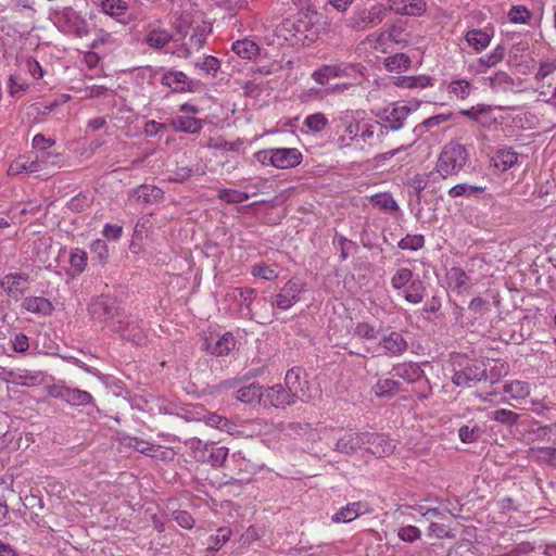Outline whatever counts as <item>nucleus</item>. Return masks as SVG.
Listing matches in <instances>:
<instances>
[{
	"mask_svg": "<svg viewBox=\"0 0 556 556\" xmlns=\"http://www.w3.org/2000/svg\"><path fill=\"white\" fill-rule=\"evenodd\" d=\"M372 391L378 397H391L402 391L401 383L396 378H380L372 388Z\"/></svg>",
	"mask_w": 556,
	"mask_h": 556,
	"instance_id": "obj_33",
	"label": "nucleus"
},
{
	"mask_svg": "<svg viewBox=\"0 0 556 556\" xmlns=\"http://www.w3.org/2000/svg\"><path fill=\"white\" fill-rule=\"evenodd\" d=\"M485 376V369L478 365H467L460 370L455 371L452 381L457 387H471Z\"/></svg>",
	"mask_w": 556,
	"mask_h": 556,
	"instance_id": "obj_21",
	"label": "nucleus"
},
{
	"mask_svg": "<svg viewBox=\"0 0 556 556\" xmlns=\"http://www.w3.org/2000/svg\"><path fill=\"white\" fill-rule=\"evenodd\" d=\"M368 445L366 451L377 457H384L393 453L395 445L386 434L367 432Z\"/></svg>",
	"mask_w": 556,
	"mask_h": 556,
	"instance_id": "obj_22",
	"label": "nucleus"
},
{
	"mask_svg": "<svg viewBox=\"0 0 556 556\" xmlns=\"http://www.w3.org/2000/svg\"><path fill=\"white\" fill-rule=\"evenodd\" d=\"M174 451L169 447L141 441V459L168 462L174 458Z\"/></svg>",
	"mask_w": 556,
	"mask_h": 556,
	"instance_id": "obj_27",
	"label": "nucleus"
},
{
	"mask_svg": "<svg viewBox=\"0 0 556 556\" xmlns=\"http://www.w3.org/2000/svg\"><path fill=\"white\" fill-rule=\"evenodd\" d=\"M379 346L389 356H401L407 351L408 343L401 332L387 327L381 328Z\"/></svg>",
	"mask_w": 556,
	"mask_h": 556,
	"instance_id": "obj_12",
	"label": "nucleus"
},
{
	"mask_svg": "<svg viewBox=\"0 0 556 556\" xmlns=\"http://www.w3.org/2000/svg\"><path fill=\"white\" fill-rule=\"evenodd\" d=\"M232 51L242 59H252L258 53L257 45L249 39L237 40L232 43Z\"/></svg>",
	"mask_w": 556,
	"mask_h": 556,
	"instance_id": "obj_45",
	"label": "nucleus"
},
{
	"mask_svg": "<svg viewBox=\"0 0 556 556\" xmlns=\"http://www.w3.org/2000/svg\"><path fill=\"white\" fill-rule=\"evenodd\" d=\"M328 124L329 121L326 114L321 112L309 114L303 121V126L306 127L307 130L312 134L321 132Z\"/></svg>",
	"mask_w": 556,
	"mask_h": 556,
	"instance_id": "obj_43",
	"label": "nucleus"
},
{
	"mask_svg": "<svg viewBox=\"0 0 556 556\" xmlns=\"http://www.w3.org/2000/svg\"><path fill=\"white\" fill-rule=\"evenodd\" d=\"M493 30L472 28L465 34V40L477 53L485 50L493 38Z\"/></svg>",
	"mask_w": 556,
	"mask_h": 556,
	"instance_id": "obj_24",
	"label": "nucleus"
},
{
	"mask_svg": "<svg viewBox=\"0 0 556 556\" xmlns=\"http://www.w3.org/2000/svg\"><path fill=\"white\" fill-rule=\"evenodd\" d=\"M490 418L500 424L511 426L518 421L519 415L513 410L500 408V409L492 412L490 415Z\"/></svg>",
	"mask_w": 556,
	"mask_h": 556,
	"instance_id": "obj_61",
	"label": "nucleus"
},
{
	"mask_svg": "<svg viewBox=\"0 0 556 556\" xmlns=\"http://www.w3.org/2000/svg\"><path fill=\"white\" fill-rule=\"evenodd\" d=\"M236 292L239 294L240 314L242 317L248 319H254V313L252 311V304L256 299V291L253 288L244 287L237 288Z\"/></svg>",
	"mask_w": 556,
	"mask_h": 556,
	"instance_id": "obj_32",
	"label": "nucleus"
},
{
	"mask_svg": "<svg viewBox=\"0 0 556 556\" xmlns=\"http://www.w3.org/2000/svg\"><path fill=\"white\" fill-rule=\"evenodd\" d=\"M29 282L30 277L28 274L14 273L3 276L0 287L9 298L17 299L27 291Z\"/></svg>",
	"mask_w": 556,
	"mask_h": 556,
	"instance_id": "obj_16",
	"label": "nucleus"
},
{
	"mask_svg": "<svg viewBox=\"0 0 556 556\" xmlns=\"http://www.w3.org/2000/svg\"><path fill=\"white\" fill-rule=\"evenodd\" d=\"M141 410L147 412L151 416L167 414L168 403L161 396L150 395L149 397H144L143 403H141Z\"/></svg>",
	"mask_w": 556,
	"mask_h": 556,
	"instance_id": "obj_39",
	"label": "nucleus"
},
{
	"mask_svg": "<svg viewBox=\"0 0 556 556\" xmlns=\"http://www.w3.org/2000/svg\"><path fill=\"white\" fill-rule=\"evenodd\" d=\"M446 279L450 288L457 292H460L469 280L467 274L459 267H452L446 274Z\"/></svg>",
	"mask_w": 556,
	"mask_h": 556,
	"instance_id": "obj_48",
	"label": "nucleus"
},
{
	"mask_svg": "<svg viewBox=\"0 0 556 556\" xmlns=\"http://www.w3.org/2000/svg\"><path fill=\"white\" fill-rule=\"evenodd\" d=\"M305 291V283L299 277L289 279L271 301V307L279 311H288L301 299Z\"/></svg>",
	"mask_w": 556,
	"mask_h": 556,
	"instance_id": "obj_8",
	"label": "nucleus"
},
{
	"mask_svg": "<svg viewBox=\"0 0 556 556\" xmlns=\"http://www.w3.org/2000/svg\"><path fill=\"white\" fill-rule=\"evenodd\" d=\"M70 264L77 274H81L87 266V253L78 248L73 249L70 253Z\"/></svg>",
	"mask_w": 556,
	"mask_h": 556,
	"instance_id": "obj_59",
	"label": "nucleus"
},
{
	"mask_svg": "<svg viewBox=\"0 0 556 556\" xmlns=\"http://www.w3.org/2000/svg\"><path fill=\"white\" fill-rule=\"evenodd\" d=\"M419 108V102L413 105H396L392 109H384L377 116L383 122L380 123V135L383 137L389 131H397L404 127L407 117Z\"/></svg>",
	"mask_w": 556,
	"mask_h": 556,
	"instance_id": "obj_7",
	"label": "nucleus"
},
{
	"mask_svg": "<svg viewBox=\"0 0 556 556\" xmlns=\"http://www.w3.org/2000/svg\"><path fill=\"white\" fill-rule=\"evenodd\" d=\"M251 273L254 277H258L265 280H274L278 277L277 271L270 268L264 262L254 264Z\"/></svg>",
	"mask_w": 556,
	"mask_h": 556,
	"instance_id": "obj_64",
	"label": "nucleus"
},
{
	"mask_svg": "<svg viewBox=\"0 0 556 556\" xmlns=\"http://www.w3.org/2000/svg\"><path fill=\"white\" fill-rule=\"evenodd\" d=\"M485 187L473 186L466 182L457 184L448 189L447 194L450 198H479L484 191Z\"/></svg>",
	"mask_w": 556,
	"mask_h": 556,
	"instance_id": "obj_36",
	"label": "nucleus"
},
{
	"mask_svg": "<svg viewBox=\"0 0 556 556\" xmlns=\"http://www.w3.org/2000/svg\"><path fill=\"white\" fill-rule=\"evenodd\" d=\"M494 110L492 105L480 103V108L478 111L477 123L482 127H491L497 123V117L494 115Z\"/></svg>",
	"mask_w": 556,
	"mask_h": 556,
	"instance_id": "obj_55",
	"label": "nucleus"
},
{
	"mask_svg": "<svg viewBox=\"0 0 556 556\" xmlns=\"http://www.w3.org/2000/svg\"><path fill=\"white\" fill-rule=\"evenodd\" d=\"M266 399L276 408H285L293 405L298 401L282 384L268 388Z\"/></svg>",
	"mask_w": 556,
	"mask_h": 556,
	"instance_id": "obj_26",
	"label": "nucleus"
},
{
	"mask_svg": "<svg viewBox=\"0 0 556 556\" xmlns=\"http://www.w3.org/2000/svg\"><path fill=\"white\" fill-rule=\"evenodd\" d=\"M263 396V388L257 382H252L237 390V400L245 404L258 403Z\"/></svg>",
	"mask_w": 556,
	"mask_h": 556,
	"instance_id": "obj_37",
	"label": "nucleus"
},
{
	"mask_svg": "<svg viewBox=\"0 0 556 556\" xmlns=\"http://www.w3.org/2000/svg\"><path fill=\"white\" fill-rule=\"evenodd\" d=\"M390 285L393 291L410 304H419L427 295V287L418 274L410 268H396L391 276Z\"/></svg>",
	"mask_w": 556,
	"mask_h": 556,
	"instance_id": "obj_2",
	"label": "nucleus"
},
{
	"mask_svg": "<svg viewBox=\"0 0 556 556\" xmlns=\"http://www.w3.org/2000/svg\"><path fill=\"white\" fill-rule=\"evenodd\" d=\"M254 159L263 166L288 169L300 165L303 154L296 148H271L255 152Z\"/></svg>",
	"mask_w": 556,
	"mask_h": 556,
	"instance_id": "obj_4",
	"label": "nucleus"
},
{
	"mask_svg": "<svg viewBox=\"0 0 556 556\" xmlns=\"http://www.w3.org/2000/svg\"><path fill=\"white\" fill-rule=\"evenodd\" d=\"M472 90V85L466 79L452 80L447 86V91L452 97L458 100L467 99Z\"/></svg>",
	"mask_w": 556,
	"mask_h": 556,
	"instance_id": "obj_47",
	"label": "nucleus"
},
{
	"mask_svg": "<svg viewBox=\"0 0 556 556\" xmlns=\"http://www.w3.org/2000/svg\"><path fill=\"white\" fill-rule=\"evenodd\" d=\"M518 162V153L511 148L505 147L496 151L492 157V164L501 172H506Z\"/></svg>",
	"mask_w": 556,
	"mask_h": 556,
	"instance_id": "obj_30",
	"label": "nucleus"
},
{
	"mask_svg": "<svg viewBox=\"0 0 556 556\" xmlns=\"http://www.w3.org/2000/svg\"><path fill=\"white\" fill-rule=\"evenodd\" d=\"M393 378L402 379L407 383H417V395L426 400L431 394V386L424 370L417 363L404 362L392 367L389 372Z\"/></svg>",
	"mask_w": 556,
	"mask_h": 556,
	"instance_id": "obj_5",
	"label": "nucleus"
},
{
	"mask_svg": "<svg viewBox=\"0 0 556 556\" xmlns=\"http://www.w3.org/2000/svg\"><path fill=\"white\" fill-rule=\"evenodd\" d=\"M377 128L380 130V123L377 121L361 124V130L358 131L357 149H364L365 144H371ZM378 137H382L380 135V131L378 132Z\"/></svg>",
	"mask_w": 556,
	"mask_h": 556,
	"instance_id": "obj_41",
	"label": "nucleus"
},
{
	"mask_svg": "<svg viewBox=\"0 0 556 556\" xmlns=\"http://www.w3.org/2000/svg\"><path fill=\"white\" fill-rule=\"evenodd\" d=\"M388 13V9L382 3H376L369 9H363L348 20V26L354 30H364L372 28L382 23Z\"/></svg>",
	"mask_w": 556,
	"mask_h": 556,
	"instance_id": "obj_9",
	"label": "nucleus"
},
{
	"mask_svg": "<svg viewBox=\"0 0 556 556\" xmlns=\"http://www.w3.org/2000/svg\"><path fill=\"white\" fill-rule=\"evenodd\" d=\"M304 370L301 367H293L289 369L285 377V388L302 402L309 400L306 393L305 386L307 381L303 379Z\"/></svg>",
	"mask_w": 556,
	"mask_h": 556,
	"instance_id": "obj_18",
	"label": "nucleus"
},
{
	"mask_svg": "<svg viewBox=\"0 0 556 556\" xmlns=\"http://www.w3.org/2000/svg\"><path fill=\"white\" fill-rule=\"evenodd\" d=\"M506 53V48L503 45H497L491 52L480 56L473 65L477 74H485L489 68L495 67L500 64Z\"/></svg>",
	"mask_w": 556,
	"mask_h": 556,
	"instance_id": "obj_23",
	"label": "nucleus"
},
{
	"mask_svg": "<svg viewBox=\"0 0 556 556\" xmlns=\"http://www.w3.org/2000/svg\"><path fill=\"white\" fill-rule=\"evenodd\" d=\"M528 455L538 464L556 468V447L554 446H532L529 448Z\"/></svg>",
	"mask_w": 556,
	"mask_h": 556,
	"instance_id": "obj_31",
	"label": "nucleus"
},
{
	"mask_svg": "<svg viewBox=\"0 0 556 556\" xmlns=\"http://www.w3.org/2000/svg\"><path fill=\"white\" fill-rule=\"evenodd\" d=\"M143 508V515L141 516V522L144 523L142 529H147L150 526L156 530L157 533H162L165 530L164 526V516L161 514L160 507L154 502L144 501L141 504V509Z\"/></svg>",
	"mask_w": 556,
	"mask_h": 556,
	"instance_id": "obj_19",
	"label": "nucleus"
},
{
	"mask_svg": "<svg viewBox=\"0 0 556 556\" xmlns=\"http://www.w3.org/2000/svg\"><path fill=\"white\" fill-rule=\"evenodd\" d=\"M507 18L513 24L527 25L532 18V12L522 4L511 5L507 13Z\"/></svg>",
	"mask_w": 556,
	"mask_h": 556,
	"instance_id": "obj_46",
	"label": "nucleus"
},
{
	"mask_svg": "<svg viewBox=\"0 0 556 556\" xmlns=\"http://www.w3.org/2000/svg\"><path fill=\"white\" fill-rule=\"evenodd\" d=\"M88 311L93 319L106 321L115 316L116 305L111 299L99 296L89 304Z\"/></svg>",
	"mask_w": 556,
	"mask_h": 556,
	"instance_id": "obj_20",
	"label": "nucleus"
},
{
	"mask_svg": "<svg viewBox=\"0 0 556 556\" xmlns=\"http://www.w3.org/2000/svg\"><path fill=\"white\" fill-rule=\"evenodd\" d=\"M366 513L365 505L361 502H353L344 507H341L333 516L331 520L333 522L348 523L355 520L357 517Z\"/></svg>",
	"mask_w": 556,
	"mask_h": 556,
	"instance_id": "obj_29",
	"label": "nucleus"
},
{
	"mask_svg": "<svg viewBox=\"0 0 556 556\" xmlns=\"http://www.w3.org/2000/svg\"><path fill=\"white\" fill-rule=\"evenodd\" d=\"M381 329H377L369 323H357L354 328V334L363 340H375L380 337Z\"/></svg>",
	"mask_w": 556,
	"mask_h": 556,
	"instance_id": "obj_54",
	"label": "nucleus"
},
{
	"mask_svg": "<svg viewBox=\"0 0 556 556\" xmlns=\"http://www.w3.org/2000/svg\"><path fill=\"white\" fill-rule=\"evenodd\" d=\"M482 433L481 428L478 425H464L458 429V437L463 443L476 442Z\"/></svg>",
	"mask_w": 556,
	"mask_h": 556,
	"instance_id": "obj_57",
	"label": "nucleus"
},
{
	"mask_svg": "<svg viewBox=\"0 0 556 556\" xmlns=\"http://www.w3.org/2000/svg\"><path fill=\"white\" fill-rule=\"evenodd\" d=\"M230 471L241 475H251L254 470L253 464L248 460L241 451L233 452L230 457Z\"/></svg>",
	"mask_w": 556,
	"mask_h": 556,
	"instance_id": "obj_40",
	"label": "nucleus"
},
{
	"mask_svg": "<svg viewBox=\"0 0 556 556\" xmlns=\"http://www.w3.org/2000/svg\"><path fill=\"white\" fill-rule=\"evenodd\" d=\"M489 81L490 88L496 92L511 90L515 85L514 79L503 71L496 72L489 78Z\"/></svg>",
	"mask_w": 556,
	"mask_h": 556,
	"instance_id": "obj_44",
	"label": "nucleus"
},
{
	"mask_svg": "<svg viewBox=\"0 0 556 556\" xmlns=\"http://www.w3.org/2000/svg\"><path fill=\"white\" fill-rule=\"evenodd\" d=\"M358 64H325L312 73L313 80L326 85L332 78L349 77L351 72H359Z\"/></svg>",
	"mask_w": 556,
	"mask_h": 556,
	"instance_id": "obj_11",
	"label": "nucleus"
},
{
	"mask_svg": "<svg viewBox=\"0 0 556 556\" xmlns=\"http://www.w3.org/2000/svg\"><path fill=\"white\" fill-rule=\"evenodd\" d=\"M410 59L405 53H395L384 60V67L389 72H404L410 66Z\"/></svg>",
	"mask_w": 556,
	"mask_h": 556,
	"instance_id": "obj_42",
	"label": "nucleus"
},
{
	"mask_svg": "<svg viewBox=\"0 0 556 556\" xmlns=\"http://www.w3.org/2000/svg\"><path fill=\"white\" fill-rule=\"evenodd\" d=\"M203 127V122L195 117L180 116L177 119V128L187 134H197Z\"/></svg>",
	"mask_w": 556,
	"mask_h": 556,
	"instance_id": "obj_56",
	"label": "nucleus"
},
{
	"mask_svg": "<svg viewBox=\"0 0 556 556\" xmlns=\"http://www.w3.org/2000/svg\"><path fill=\"white\" fill-rule=\"evenodd\" d=\"M101 7L103 12L111 16L123 15L127 10L126 2L123 0H102Z\"/></svg>",
	"mask_w": 556,
	"mask_h": 556,
	"instance_id": "obj_60",
	"label": "nucleus"
},
{
	"mask_svg": "<svg viewBox=\"0 0 556 556\" xmlns=\"http://www.w3.org/2000/svg\"><path fill=\"white\" fill-rule=\"evenodd\" d=\"M503 393L511 400H525L531 393V387L527 381L511 380L503 386Z\"/></svg>",
	"mask_w": 556,
	"mask_h": 556,
	"instance_id": "obj_34",
	"label": "nucleus"
},
{
	"mask_svg": "<svg viewBox=\"0 0 556 556\" xmlns=\"http://www.w3.org/2000/svg\"><path fill=\"white\" fill-rule=\"evenodd\" d=\"M22 307L33 314L49 316L54 307L50 300L43 296H27L22 302Z\"/></svg>",
	"mask_w": 556,
	"mask_h": 556,
	"instance_id": "obj_28",
	"label": "nucleus"
},
{
	"mask_svg": "<svg viewBox=\"0 0 556 556\" xmlns=\"http://www.w3.org/2000/svg\"><path fill=\"white\" fill-rule=\"evenodd\" d=\"M193 25V13L190 10H184L175 21V27L178 33L186 36L188 29Z\"/></svg>",
	"mask_w": 556,
	"mask_h": 556,
	"instance_id": "obj_63",
	"label": "nucleus"
},
{
	"mask_svg": "<svg viewBox=\"0 0 556 556\" xmlns=\"http://www.w3.org/2000/svg\"><path fill=\"white\" fill-rule=\"evenodd\" d=\"M318 37L317 13L300 11L276 26L268 43L279 47H305L314 43Z\"/></svg>",
	"mask_w": 556,
	"mask_h": 556,
	"instance_id": "obj_1",
	"label": "nucleus"
},
{
	"mask_svg": "<svg viewBox=\"0 0 556 556\" xmlns=\"http://www.w3.org/2000/svg\"><path fill=\"white\" fill-rule=\"evenodd\" d=\"M249 198L250 194L248 192L236 189L224 188L220 189L218 192V199L220 201L231 204L243 203L248 201Z\"/></svg>",
	"mask_w": 556,
	"mask_h": 556,
	"instance_id": "obj_53",
	"label": "nucleus"
},
{
	"mask_svg": "<svg viewBox=\"0 0 556 556\" xmlns=\"http://www.w3.org/2000/svg\"><path fill=\"white\" fill-rule=\"evenodd\" d=\"M469 162V152L458 141L446 143L438 155L435 172L443 178L456 177Z\"/></svg>",
	"mask_w": 556,
	"mask_h": 556,
	"instance_id": "obj_3",
	"label": "nucleus"
},
{
	"mask_svg": "<svg viewBox=\"0 0 556 556\" xmlns=\"http://www.w3.org/2000/svg\"><path fill=\"white\" fill-rule=\"evenodd\" d=\"M160 84L168 87L174 92H191L197 88L198 83L189 78L180 71H164L160 76Z\"/></svg>",
	"mask_w": 556,
	"mask_h": 556,
	"instance_id": "obj_14",
	"label": "nucleus"
},
{
	"mask_svg": "<svg viewBox=\"0 0 556 556\" xmlns=\"http://www.w3.org/2000/svg\"><path fill=\"white\" fill-rule=\"evenodd\" d=\"M339 121L342 123L343 130L340 131V126H337V146L340 149H357L358 146V131L361 130V123L356 119L344 122L343 117Z\"/></svg>",
	"mask_w": 556,
	"mask_h": 556,
	"instance_id": "obj_17",
	"label": "nucleus"
},
{
	"mask_svg": "<svg viewBox=\"0 0 556 556\" xmlns=\"http://www.w3.org/2000/svg\"><path fill=\"white\" fill-rule=\"evenodd\" d=\"M232 531L230 528L222 527L215 534L208 538L207 548L217 552L224 546L230 539Z\"/></svg>",
	"mask_w": 556,
	"mask_h": 556,
	"instance_id": "obj_51",
	"label": "nucleus"
},
{
	"mask_svg": "<svg viewBox=\"0 0 556 556\" xmlns=\"http://www.w3.org/2000/svg\"><path fill=\"white\" fill-rule=\"evenodd\" d=\"M195 66L207 75L215 76L220 68V61L213 55H206L201 62H197Z\"/></svg>",
	"mask_w": 556,
	"mask_h": 556,
	"instance_id": "obj_62",
	"label": "nucleus"
},
{
	"mask_svg": "<svg viewBox=\"0 0 556 556\" xmlns=\"http://www.w3.org/2000/svg\"><path fill=\"white\" fill-rule=\"evenodd\" d=\"M212 33V24L205 21L195 23L192 28V34L187 43L181 47L176 54L180 58H189L192 52H198L202 49Z\"/></svg>",
	"mask_w": 556,
	"mask_h": 556,
	"instance_id": "obj_10",
	"label": "nucleus"
},
{
	"mask_svg": "<svg viewBox=\"0 0 556 556\" xmlns=\"http://www.w3.org/2000/svg\"><path fill=\"white\" fill-rule=\"evenodd\" d=\"M172 39V35L165 29H152L146 37L147 43L151 48L161 49L165 47Z\"/></svg>",
	"mask_w": 556,
	"mask_h": 556,
	"instance_id": "obj_50",
	"label": "nucleus"
},
{
	"mask_svg": "<svg viewBox=\"0 0 556 556\" xmlns=\"http://www.w3.org/2000/svg\"><path fill=\"white\" fill-rule=\"evenodd\" d=\"M393 85L400 88H427L432 86V79L426 75L393 77Z\"/></svg>",
	"mask_w": 556,
	"mask_h": 556,
	"instance_id": "obj_35",
	"label": "nucleus"
},
{
	"mask_svg": "<svg viewBox=\"0 0 556 556\" xmlns=\"http://www.w3.org/2000/svg\"><path fill=\"white\" fill-rule=\"evenodd\" d=\"M369 202L372 206L386 213H394L399 211V204L389 192H380L370 197Z\"/></svg>",
	"mask_w": 556,
	"mask_h": 556,
	"instance_id": "obj_38",
	"label": "nucleus"
},
{
	"mask_svg": "<svg viewBox=\"0 0 556 556\" xmlns=\"http://www.w3.org/2000/svg\"><path fill=\"white\" fill-rule=\"evenodd\" d=\"M191 450L194 459L210 464L212 467L216 468L224 465L229 453L226 446L218 445L215 442H203L201 440H193Z\"/></svg>",
	"mask_w": 556,
	"mask_h": 556,
	"instance_id": "obj_6",
	"label": "nucleus"
},
{
	"mask_svg": "<svg viewBox=\"0 0 556 556\" xmlns=\"http://www.w3.org/2000/svg\"><path fill=\"white\" fill-rule=\"evenodd\" d=\"M390 42L396 45H406L408 42V36L405 33V26L403 23H394L384 28Z\"/></svg>",
	"mask_w": 556,
	"mask_h": 556,
	"instance_id": "obj_52",
	"label": "nucleus"
},
{
	"mask_svg": "<svg viewBox=\"0 0 556 556\" xmlns=\"http://www.w3.org/2000/svg\"><path fill=\"white\" fill-rule=\"evenodd\" d=\"M425 236L421 233H407L397 242V248L404 251H419L425 247Z\"/></svg>",
	"mask_w": 556,
	"mask_h": 556,
	"instance_id": "obj_49",
	"label": "nucleus"
},
{
	"mask_svg": "<svg viewBox=\"0 0 556 556\" xmlns=\"http://www.w3.org/2000/svg\"><path fill=\"white\" fill-rule=\"evenodd\" d=\"M368 438L367 432H345L337 440L334 451L345 455H353L361 450L367 448Z\"/></svg>",
	"mask_w": 556,
	"mask_h": 556,
	"instance_id": "obj_13",
	"label": "nucleus"
},
{
	"mask_svg": "<svg viewBox=\"0 0 556 556\" xmlns=\"http://www.w3.org/2000/svg\"><path fill=\"white\" fill-rule=\"evenodd\" d=\"M366 40L376 51L387 53L388 42H390V40L384 29L380 33L368 35Z\"/></svg>",
	"mask_w": 556,
	"mask_h": 556,
	"instance_id": "obj_58",
	"label": "nucleus"
},
{
	"mask_svg": "<svg viewBox=\"0 0 556 556\" xmlns=\"http://www.w3.org/2000/svg\"><path fill=\"white\" fill-rule=\"evenodd\" d=\"M50 394L54 399L62 400L70 405H87L91 402L92 396L89 392L79 389H73L66 386L54 384L50 388Z\"/></svg>",
	"mask_w": 556,
	"mask_h": 556,
	"instance_id": "obj_15",
	"label": "nucleus"
},
{
	"mask_svg": "<svg viewBox=\"0 0 556 556\" xmlns=\"http://www.w3.org/2000/svg\"><path fill=\"white\" fill-rule=\"evenodd\" d=\"M237 341L232 333L226 332L219 337L215 342L205 340L204 346L207 352L215 356H226L235 350Z\"/></svg>",
	"mask_w": 556,
	"mask_h": 556,
	"instance_id": "obj_25",
	"label": "nucleus"
}]
</instances>
